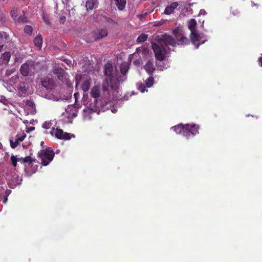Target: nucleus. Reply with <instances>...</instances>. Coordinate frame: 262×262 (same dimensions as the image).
<instances>
[{
    "instance_id": "2",
    "label": "nucleus",
    "mask_w": 262,
    "mask_h": 262,
    "mask_svg": "<svg viewBox=\"0 0 262 262\" xmlns=\"http://www.w3.org/2000/svg\"><path fill=\"white\" fill-rule=\"evenodd\" d=\"M188 27L191 31L190 39L191 41L196 46L195 48L198 49L200 43L196 44V42L201 40L202 38L201 35L199 34L195 30L196 26V21L195 19L192 18L188 21ZM205 40H203L201 44H203L205 42Z\"/></svg>"
},
{
    "instance_id": "14",
    "label": "nucleus",
    "mask_w": 262,
    "mask_h": 262,
    "mask_svg": "<svg viewBox=\"0 0 262 262\" xmlns=\"http://www.w3.org/2000/svg\"><path fill=\"white\" fill-rule=\"evenodd\" d=\"M144 69L149 75H152L154 72L156 71V68L154 62L151 60H148L143 67Z\"/></svg>"
},
{
    "instance_id": "26",
    "label": "nucleus",
    "mask_w": 262,
    "mask_h": 262,
    "mask_svg": "<svg viewBox=\"0 0 262 262\" xmlns=\"http://www.w3.org/2000/svg\"><path fill=\"white\" fill-rule=\"evenodd\" d=\"M42 18L44 22L48 25H51V23L50 20V17L49 14L43 12L42 14Z\"/></svg>"
},
{
    "instance_id": "8",
    "label": "nucleus",
    "mask_w": 262,
    "mask_h": 262,
    "mask_svg": "<svg viewBox=\"0 0 262 262\" xmlns=\"http://www.w3.org/2000/svg\"><path fill=\"white\" fill-rule=\"evenodd\" d=\"M199 126L198 125L195 124H186V134H185V137L188 138L190 136V135H192V136L196 135L199 134Z\"/></svg>"
},
{
    "instance_id": "25",
    "label": "nucleus",
    "mask_w": 262,
    "mask_h": 262,
    "mask_svg": "<svg viewBox=\"0 0 262 262\" xmlns=\"http://www.w3.org/2000/svg\"><path fill=\"white\" fill-rule=\"evenodd\" d=\"M26 83L25 82H20L18 85V90L23 94H26L27 91Z\"/></svg>"
},
{
    "instance_id": "38",
    "label": "nucleus",
    "mask_w": 262,
    "mask_h": 262,
    "mask_svg": "<svg viewBox=\"0 0 262 262\" xmlns=\"http://www.w3.org/2000/svg\"><path fill=\"white\" fill-rule=\"evenodd\" d=\"M4 47V44L3 42H0V52L2 51V50Z\"/></svg>"
},
{
    "instance_id": "41",
    "label": "nucleus",
    "mask_w": 262,
    "mask_h": 262,
    "mask_svg": "<svg viewBox=\"0 0 262 262\" xmlns=\"http://www.w3.org/2000/svg\"><path fill=\"white\" fill-rule=\"evenodd\" d=\"M43 144V141H42V142H41V145H42Z\"/></svg>"
},
{
    "instance_id": "5",
    "label": "nucleus",
    "mask_w": 262,
    "mask_h": 262,
    "mask_svg": "<svg viewBox=\"0 0 262 262\" xmlns=\"http://www.w3.org/2000/svg\"><path fill=\"white\" fill-rule=\"evenodd\" d=\"M50 133L52 136L54 135L56 138L60 140H70L71 137H75V135L73 134L66 132L64 133L62 129L57 128L55 129L54 127H52Z\"/></svg>"
},
{
    "instance_id": "43",
    "label": "nucleus",
    "mask_w": 262,
    "mask_h": 262,
    "mask_svg": "<svg viewBox=\"0 0 262 262\" xmlns=\"http://www.w3.org/2000/svg\"><path fill=\"white\" fill-rule=\"evenodd\" d=\"M14 11H11V13H12Z\"/></svg>"
},
{
    "instance_id": "18",
    "label": "nucleus",
    "mask_w": 262,
    "mask_h": 262,
    "mask_svg": "<svg viewBox=\"0 0 262 262\" xmlns=\"http://www.w3.org/2000/svg\"><path fill=\"white\" fill-rule=\"evenodd\" d=\"M115 2L118 10L121 11L124 9L126 4V0H115Z\"/></svg>"
},
{
    "instance_id": "30",
    "label": "nucleus",
    "mask_w": 262,
    "mask_h": 262,
    "mask_svg": "<svg viewBox=\"0 0 262 262\" xmlns=\"http://www.w3.org/2000/svg\"><path fill=\"white\" fill-rule=\"evenodd\" d=\"M51 125L52 123L51 122L46 121L42 124V127L45 129H49L51 128Z\"/></svg>"
},
{
    "instance_id": "16",
    "label": "nucleus",
    "mask_w": 262,
    "mask_h": 262,
    "mask_svg": "<svg viewBox=\"0 0 262 262\" xmlns=\"http://www.w3.org/2000/svg\"><path fill=\"white\" fill-rule=\"evenodd\" d=\"M179 3L177 2L171 3L170 5H168L165 9L164 13L166 15L171 14L179 6Z\"/></svg>"
},
{
    "instance_id": "22",
    "label": "nucleus",
    "mask_w": 262,
    "mask_h": 262,
    "mask_svg": "<svg viewBox=\"0 0 262 262\" xmlns=\"http://www.w3.org/2000/svg\"><path fill=\"white\" fill-rule=\"evenodd\" d=\"M91 82L89 80H85L81 84V89L83 92H87L90 87Z\"/></svg>"
},
{
    "instance_id": "42",
    "label": "nucleus",
    "mask_w": 262,
    "mask_h": 262,
    "mask_svg": "<svg viewBox=\"0 0 262 262\" xmlns=\"http://www.w3.org/2000/svg\"><path fill=\"white\" fill-rule=\"evenodd\" d=\"M7 199L6 198V199L5 200V201H4V202H6V201H7Z\"/></svg>"
},
{
    "instance_id": "3",
    "label": "nucleus",
    "mask_w": 262,
    "mask_h": 262,
    "mask_svg": "<svg viewBox=\"0 0 262 262\" xmlns=\"http://www.w3.org/2000/svg\"><path fill=\"white\" fill-rule=\"evenodd\" d=\"M152 49L154 52L156 58L159 61H163L165 58V55L168 53L169 48L164 46L162 43H152Z\"/></svg>"
},
{
    "instance_id": "11",
    "label": "nucleus",
    "mask_w": 262,
    "mask_h": 262,
    "mask_svg": "<svg viewBox=\"0 0 262 262\" xmlns=\"http://www.w3.org/2000/svg\"><path fill=\"white\" fill-rule=\"evenodd\" d=\"M41 82L42 86L47 91L53 89L55 85L53 80L50 78H45L41 81Z\"/></svg>"
},
{
    "instance_id": "23",
    "label": "nucleus",
    "mask_w": 262,
    "mask_h": 262,
    "mask_svg": "<svg viewBox=\"0 0 262 262\" xmlns=\"http://www.w3.org/2000/svg\"><path fill=\"white\" fill-rule=\"evenodd\" d=\"M154 79L152 75H150L145 81V84L146 88H150L154 84Z\"/></svg>"
},
{
    "instance_id": "15",
    "label": "nucleus",
    "mask_w": 262,
    "mask_h": 262,
    "mask_svg": "<svg viewBox=\"0 0 262 262\" xmlns=\"http://www.w3.org/2000/svg\"><path fill=\"white\" fill-rule=\"evenodd\" d=\"M171 129H173L177 134L182 135L185 136L186 130V124L180 123L177 125L171 127Z\"/></svg>"
},
{
    "instance_id": "9",
    "label": "nucleus",
    "mask_w": 262,
    "mask_h": 262,
    "mask_svg": "<svg viewBox=\"0 0 262 262\" xmlns=\"http://www.w3.org/2000/svg\"><path fill=\"white\" fill-rule=\"evenodd\" d=\"M161 43L164 46L167 47L168 45L174 46L176 44L174 39L170 35H163L161 39Z\"/></svg>"
},
{
    "instance_id": "4",
    "label": "nucleus",
    "mask_w": 262,
    "mask_h": 262,
    "mask_svg": "<svg viewBox=\"0 0 262 262\" xmlns=\"http://www.w3.org/2000/svg\"><path fill=\"white\" fill-rule=\"evenodd\" d=\"M55 153L50 149L40 150L37 155L38 158L41 160V164L43 166H47L53 159Z\"/></svg>"
},
{
    "instance_id": "10",
    "label": "nucleus",
    "mask_w": 262,
    "mask_h": 262,
    "mask_svg": "<svg viewBox=\"0 0 262 262\" xmlns=\"http://www.w3.org/2000/svg\"><path fill=\"white\" fill-rule=\"evenodd\" d=\"M53 73L58 77L59 80L62 81H64L68 76L64 69L61 67H55L53 70Z\"/></svg>"
},
{
    "instance_id": "37",
    "label": "nucleus",
    "mask_w": 262,
    "mask_h": 262,
    "mask_svg": "<svg viewBox=\"0 0 262 262\" xmlns=\"http://www.w3.org/2000/svg\"><path fill=\"white\" fill-rule=\"evenodd\" d=\"M66 18L65 16H62L60 17V20L63 23L66 21Z\"/></svg>"
},
{
    "instance_id": "33",
    "label": "nucleus",
    "mask_w": 262,
    "mask_h": 262,
    "mask_svg": "<svg viewBox=\"0 0 262 262\" xmlns=\"http://www.w3.org/2000/svg\"><path fill=\"white\" fill-rule=\"evenodd\" d=\"M26 104L27 105L31 107L32 108H33L35 105L34 103L31 100H27Z\"/></svg>"
},
{
    "instance_id": "34",
    "label": "nucleus",
    "mask_w": 262,
    "mask_h": 262,
    "mask_svg": "<svg viewBox=\"0 0 262 262\" xmlns=\"http://www.w3.org/2000/svg\"><path fill=\"white\" fill-rule=\"evenodd\" d=\"M64 80L66 82V84L68 87H69V88L72 87V83L70 80H69L67 78H66V79H64Z\"/></svg>"
},
{
    "instance_id": "19",
    "label": "nucleus",
    "mask_w": 262,
    "mask_h": 262,
    "mask_svg": "<svg viewBox=\"0 0 262 262\" xmlns=\"http://www.w3.org/2000/svg\"><path fill=\"white\" fill-rule=\"evenodd\" d=\"M1 58L4 63H8L11 58V53L10 52H6L1 55Z\"/></svg>"
},
{
    "instance_id": "29",
    "label": "nucleus",
    "mask_w": 262,
    "mask_h": 262,
    "mask_svg": "<svg viewBox=\"0 0 262 262\" xmlns=\"http://www.w3.org/2000/svg\"><path fill=\"white\" fill-rule=\"evenodd\" d=\"M11 162H12V165L14 166V167H16V165H17V162L18 161V158H17L15 156H12L11 157Z\"/></svg>"
},
{
    "instance_id": "20",
    "label": "nucleus",
    "mask_w": 262,
    "mask_h": 262,
    "mask_svg": "<svg viewBox=\"0 0 262 262\" xmlns=\"http://www.w3.org/2000/svg\"><path fill=\"white\" fill-rule=\"evenodd\" d=\"M35 161L36 159L32 158L31 156H27L25 158H18V161L21 162L23 164L26 163H29V164H31L33 162H35Z\"/></svg>"
},
{
    "instance_id": "1",
    "label": "nucleus",
    "mask_w": 262,
    "mask_h": 262,
    "mask_svg": "<svg viewBox=\"0 0 262 262\" xmlns=\"http://www.w3.org/2000/svg\"><path fill=\"white\" fill-rule=\"evenodd\" d=\"M104 78L101 87L99 85L94 86L91 89L90 95L94 98H99L102 102L107 103L113 99L109 93V88H113L118 83L117 72L113 70L112 64L110 62L106 63L104 66Z\"/></svg>"
},
{
    "instance_id": "21",
    "label": "nucleus",
    "mask_w": 262,
    "mask_h": 262,
    "mask_svg": "<svg viewBox=\"0 0 262 262\" xmlns=\"http://www.w3.org/2000/svg\"><path fill=\"white\" fill-rule=\"evenodd\" d=\"M35 46L41 48L42 44V37L40 34L37 35L34 39Z\"/></svg>"
},
{
    "instance_id": "7",
    "label": "nucleus",
    "mask_w": 262,
    "mask_h": 262,
    "mask_svg": "<svg viewBox=\"0 0 262 262\" xmlns=\"http://www.w3.org/2000/svg\"><path fill=\"white\" fill-rule=\"evenodd\" d=\"M26 137V134L24 132L18 133L15 136L12 137L10 139V144L12 148H16Z\"/></svg>"
},
{
    "instance_id": "32",
    "label": "nucleus",
    "mask_w": 262,
    "mask_h": 262,
    "mask_svg": "<svg viewBox=\"0 0 262 262\" xmlns=\"http://www.w3.org/2000/svg\"><path fill=\"white\" fill-rule=\"evenodd\" d=\"M128 71V68L126 66L122 67L121 68V73L122 75H125Z\"/></svg>"
},
{
    "instance_id": "35",
    "label": "nucleus",
    "mask_w": 262,
    "mask_h": 262,
    "mask_svg": "<svg viewBox=\"0 0 262 262\" xmlns=\"http://www.w3.org/2000/svg\"><path fill=\"white\" fill-rule=\"evenodd\" d=\"M12 72L13 71L12 70H7L6 71V74L9 76L10 75L12 74Z\"/></svg>"
},
{
    "instance_id": "6",
    "label": "nucleus",
    "mask_w": 262,
    "mask_h": 262,
    "mask_svg": "<svg viewBox=\"0 0 262 262\" xmlns=\"http://www.w3.org/2000/svg\"><path fill=\"white\" fill-rule=\"evenodd\" d=\"M34 69V62L32 60H28L21 66L20 72L24 76H28L31 75Z\"/></svg>"
},
{
    "instance_id": "24",
    "label": "nucleus",
    "mask_w": 262,
    "mask_h": 262,
    "mask_svg": "<svg viewBox=\"0 0 262 262\" xmlns=\"http://www.w3.org/2000/svg\"><path fill=\"white\" fill-rule=\"evenodd\" d=\"M148 35L145 33L140 34L137 38L136 41L138 43H142L146 41L147 39Z\"/></svg>"
},
{
    "instance_id": "27",
    "label": "nucleus",
    "mask_w": 262,
    "mask_h": 262,
    "mask_svg": "<svg viewBox=\"0 0 262 262\" xmlns=\"http://www.w3.org/2000/svg\"><path fill=\"white\" fill-rule=\"evenodd\" d=\"M33 30V27L29 25L25 26L24 28L25 32L27 33L29 35H31L32 34Z\"/></svg>"
},
{
    "instance_id": "31",
    "label": "nucleus",
    "mask_w": 262,
    "mask_h": 262,
    "mask_svg": "<svg viewBox=\"0 0 262 262\" xmlns=\"http://www.w3.org/2000/svg\"><path fill=\"white\" fill-rule=\"evenodd\" d=\"M27 20V17L23 15V16H20L18 18H17V21L18 22H20V23H25L26 22Z\"/></svg>"
},
{
    "instance_id": "39",
    "label": "nucleus",
    "mask_w": 262,
    "mask_h": 262,
    "mask_svg": "<svg viewBox=\"0 0 262 262\" xmlns=\"http://www.w3.org/2000/svg\"><path fill=\"white\" fill-rule=\"evenodd\" d=\"M4 47V44L3 42H0V52L2 51V50Z\"/></svg>"
},
{
    "instance_id": "36",
    "label": "nucleus",
    "mask_w": 262,
    "mask_h": 262,
    "mask_svg": "<svg viewBox=\"0 0 262 262\" xmlns=\"http://www.w3.org/2000/svg\"><path fill=\"white\" fill-rule=\"evenodd\" d=\"M258 61L259 62V64L261 67H262V56L260 57L258 59Z\"/></svg>"
},
{
    "instance_id": "28",
    "label": "nucleus",
    "mask_w": 262,
    "mask_h": 262,
    "mask_svg": "<svg viewBox=\"0 0 262 262\" xmlns=\"http://www.w3.org/2000/svg\"><path fill=\"white\" fill-rule=\"evenodd\" d=\"M145 88H146V86L144 83H140L138 85V89L141 93H144L145 91H147V90L145 89Z\"/></svg>"
},
{
    "instance_id": "17",
    "label": "nucleus",
    "mask_w": 262,
    "mask_h": 262,
    "mask_svg": "<svg viewBox=\"0 0 262 262\" xmlns=\"http://www.w3.org/2000/svg\"><path fill=\"white\" fill-rule=\"evenodd\" d=\"M99 4L98 0H87L85 4V7L87 10H92L96 8Z\"/></svg>"
},
{
    "instance_id": "13",
    "label": "nucleus",
    "mask_w": 262,
    "mask_h": 262,
    "mask_svg": "<svg viewBox=\"0 0 262 262\" xmlns=\"http://www.w3.org/2000/svg\"><path fill=\"white\" fill-rule=\"evenodd\" d=\"M173 32L177 41L181 44L185 45L189 42L188 39L184 35L182 31H174Z\"/></svg>"
},
{
    "instance_id": "12",
    "label": "nucleus",
    "mask_w": 262,
    "mask_h": 262,
    "mask_svg": "<svg viewBox=\"0 0 262 262\" xmlns=\"http://www.w3.org/2000/svg\"><path fill=\"white\" fill-rule=\"evenodd\" d=\"M107 35V30L105 28L97 29L93 32V36L95 40L100 39Z\"/></svg>"
},
{
    "instance_id": "40",
    "label": "nucleus",
    "mask_w": 262,
    "mask_h": 262,
    "mask_svg": "<svg viewBox=\"0 0 262 262\" xmlns=\"http://www.w3.org/2000/svg\"><path fill=\"white\" fill-rule=\"evenodd\" d=\"M3 40V35L2 33L0 32V42H2V41Z\"/></svg>"
}]
</instances>
